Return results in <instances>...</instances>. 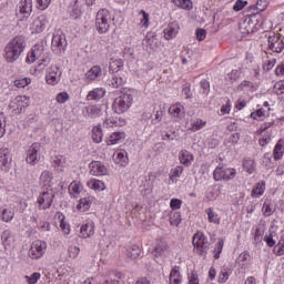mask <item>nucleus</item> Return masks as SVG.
Segmentation results:
<instances>
[{
  "instance_id": "13d9d810",
  "label": "nucleus",
  "mask_w": 284,
  "mask_h": 284,
  "mask_svg": "<svg viewBox=\"0 0 284 284\" xmlns=\"http://www.w3.org/2000/svg\"><path fill=\"white\" fill-rule=\"evenodd\" d=\"M181 174H183V166L178 165L171 171V179H180Z\"/></svg>"
},
{
  "instance_id": "09e8293b",
  "label": "nucleus",
  "mask_w": 284,
  "mask_h": 284,
  "mask_svg": "<svg viewBox=\"0 0 284 284\" xmlns=\"http://www.w3.org/2000/svg\"><path fill=\"white\" fill-rule=\"evenodd\" d=\"M32 83V80L30 78H22L14 80L13 85L16 88H27V85H30Z\"/></svg>"
},
{
  "instance_id": "a19ab883",
  "label": "nucleus",
  "mask_w": 284,
  "mask_h": 284,
  "mask_svg": "<svg viewBox=\"0 0 284 284\" xmlns=\"http://www.w3.org/2000/svg\"><path fill=\"white\" fill-rule=\"evenodd\" d=\"M283 154H284V148H283V144H281V140H280L273 151L274 160L278 161L280 159L283 158Z\"/></svg>"
},
{
  "instance_id": "c03bdc74",
  "label": "nucleus",
  "mask_w": 284,
  "mask_h": 284,
  "mask_svg": "<svg viewBox=\"0 0 284 284\" xmlns=\"http://www.w3.org/2000/svg\"><path fill=\"white\" fill-rule=\"evenodd\" d=\"M232 272L227 267H222L219 274V283H226Z\"/></svg>"
},
{
  "instance_id": "8fccbe9b",
  "label": "nucleus",
  "mask_w": 284,
  "mask_h": 284,
  "mask_svg": "<svg viewBox=\"0 0 284 284\" xmlns=\"http://www.w3.org/2000/svg\"><path fill=\"white\" fill-rule=\"evenodd\" d=\"M109 85H111V88H121V85H123V78L113 75L109 82Z\"/></svg>"
},
{
  "instance_id": "680f3d73",
  "label": "nucleus",
  "mask_w": 284,
  "mask_h": 284,
  "mask_svg": "<svg viewBox=\"0 0 284 284\" xmlns=\"http://www.w3.org/2000/svg\"><path fill=\"white\" fill-rule=\"evenodd\" d=\"M245 6H247V1H243V0H236L233 10L235 12H241V10H243L245 8Z\"/></svg>"
},
{
  "instance_id": "bb28decb",
  "label": "nucleus",
  "mask_w": 284,
  "mask_h": 284,
  "mask_svg": "<svg viewBox=\"0 0 284 284\" xmlns=\"http://www.w3.org/2000/svg\"><path fill=\"white\" fill-rule=\"evenodd\" d=\"M88 187H90V190H94L95 192H103V190H105V183H103V181L97 180V179H91L88 183H87Z\"/></svg>"
},
{
  "instance_id": "bf43d9fd",
  "label": "nucleus",
  "mask_w": 284,
  "mask_h": 284,
  "mask_svg": "<svg viewBox=\"0 0 284 284\" xmlns=\"http://www.w3.org/2000/svg\"><path fill=\"white\" fill-rule=\"evenodd\" d=\"M68 252L70 258H77V256H79V252H81V248L78 246H69Z\"/></svg>"
},
{
  "instance_id": "6e6d98bb",
  "label": "nucleus",
  "mask_w": 284,
  "mask_h": 284,
  "mask_svg": "<svg viewBox=\"0 0 284 284\" xmlns=\"http://www.w3.org/2000/svg\"><path fill=\"white\" fill-rule=\"evenodd\" d=\"M55 101L58 103H65V102L70 101V94H68V92H60L57 95Z\"/></svg>"
},
{
  "instance_id": "dca6fc26",
  "label": "nucleus",
  "mask_w": 284,
  "mask_h": 284,
  "mask_svg": "<svg viewBox=\"0 0 284 284\" xmlns=\"http://www.w3.org/2000/svg\"><path fill=\"white\" fill-rule=\"evenodd\" d=\"M169 114L176 121H181L185 116V106L181 103H175L169 108Z\"/></svg>"
},
{
  "instance_id": "0eeeda50",
  "label": "nucleus",
  "mask_w": 284,
  "mask_h": 284,
  "mask_svg": "<svg viewBox=\"0 0 284 284\" xmlns=\"http://www.w3.org/2000/svg\"><path fill=\"white\" fill-rule=\"evenodd\" d=\"M193 246L195 252L200 256H207V250H210V242L203 233L197 232L193 235Z\"/></svg>"
},
{
  "instance_id": "473e14b6",
  "label": "nucleus",
  "mask_w": 284,
  "mask_h": 284,
  "mask_svg": "<svg viewBox=\"0 0 284 284\" xmlns=\"http://www.w3.org/2000/svg\"><path fill=\"white\" fill-rule=\"evenodd\" d=\"M170 284H181L182 277H181V271H179V267H174L169 277Z\"/></svg>"
},
{
  "instance_id": "5fc2aeb1",
  "label": "nucleus",
  "mask_w": 284,
  "mask_h": 284,
  "mask_svg": "<svg viewBox=\"0 0 284 284\" xmlns=\"http://www.w3.org/2000/svg\"><path fill=\"white\" fill-rule=\"evenodd\" d=\"M6 134V115L0 112V139H3Z\"/></svg>"
},
{
  "instance_id": "aec40b11",
  "label": "nucleus",
  "mask_w": 284,
  "mask_h": 284,
  "mask_svg": "<svg viewBox=\"0 0 284 284\" xmlns=\"http://www.w3.org/2000/svg\"><path fill=\"white\" fill-rule=\"evenodd\" d=\"M168 252V242L159 241L154 247L155 258H165V253Z\"/></svg>"
},
{
  "instance_id": "e433bc0d",
  "label": "nucleus",
  "mask_w": 284,
  "mask_h": 284,
  "mask_svg": "<svg viewBox=\"0 0 284 284\" xmlns=\"http://www.w3.org/2000/svg\"><path fill=\"white\" fill-rule=\"evenodd\" d=\"M123 68V60L121 59H111L109 63L110 72H119Z\"/></svg>"
},
{
  "instance_id": "f3484780",
  "label": "nucleus",
  "mask_w": 284,
  "mask_h": 284,
  "mask_svg": "<svg viewBox=\"0 0 284 284\" xmlns=\"http://www.w3.org/2000/svg\"><path fill=\"white\" fill-rule=\"evenodd\" d=\"M179 161L181 165H184V168H190V165L194 163V154L187 150H182L179 153Z\"/></svg>"
},
{
  "instance_id": "f8f14e48",
  "label": "nucleus",
  "mask_w": 284,
  "mask_h": 284,
  "mask_svg": "<svg viewBox=\"0 0 284 284\" xmlns=\"http://www.w3.org/2000/svg\"><path fill=\"white\" fill-rule=\"evenodd\" d=\"M52 201H54V192H52V189H44L42 190L38 203L41 207V210H48L52 205Z\"/></svg>"
},
{
  "instance_id": "69168bd1",
  "label": "nucleus",
  "mask_w": 284,
  "mask_h": 284,
  "mask_svg": "<svg viewBox=\"0 0 284 284\" xmlns=\"http://www.w3.org/2000/svg\"><path fill=\"white\" fill-rule=\"evenodd\" d=\"M205 37H207V31H205V29H196L197 41H205Z\"/></svg>"
},
{
  "instance_id": "b1692460",
  "label": "nucleus",
  "mask_w": 284,
  "mask_h": 284,
  "mask_svg": "<svg viewBox=\"0 0 284 284\" xmlns=\"http://www.w3.org/2000/svg\"><path fill=\"white\" fill-rule=\"evenodd\" d=\"M126 256L131 261H136L141 256V247L136 244H132L126 248Z\"/></svg>"
},
{
  "instance_id": "49530a36",
  "label": "nucleus",
  "mask_w": 284,
  "mask_h": 284,
  "mask_svg": "<svg viewBox=\"0 0 284 284\" xmlns=\"http://www.w3.org/2000/svg\"><path fill=\"white\" fill-rule=\"evenodd\" d=\"M170 224L179 227V225H181V213L172 212L170 214Z\"/></svg>"
},
{
  "instance_id": "864d4df0",
  "label": "nucleus",
  "mask_w": 284,
  "mask_h": 284,
  "mask_svg": "<svg viewBox=\"0 0 284 284\" xmlns=\"http://www.w3.org/2000/svg\"><path fill=\"white\" fill-rule=\"evenodd\" d=\"M140 14H142V19H141V26L142 28H149L150 26V14L148 12H145V10H141Z\"/></svg>"
},
{
  "instance_id": "052dcab7",
  "label": "nucleus",
  "mask_w": 284,
  "mask_h": 284,
  "mask_svg": "<svg viewBox=\"0 0 284 284\" xmlns=\"http://www.w3.org/2000/svg\"><path fill=\"white\" fill-rule=\"evenodd\" d=\"M37 61V51L34 49H31V51L27 54L26 63H34Z\"/></svg>"
},
{
  "instance_id": "5701e85b",
  "label": "nucleus",
  "mask_w": 284,
  "mask_h": 284,
  "mask_svg": "<svg viewBox=\"0 0 284 284\" xmlns=\"http://www.w3.org/2000/svg\"><path fill=\"white\" fill-rule=\"evenodd\" d=\"M105 97V89L97 88L90 91L87 95L88 101H99Z\"/></svg>"
},
{
  "instance_id": "9b49d317",
  "label": "nucleus",
  "mask_w": 284,
  "mask_h": 284,
  "mask_svg": "<svg viewBox=\"0 0 284 284\" xmlns=\"http://www.w3.org/2000/svg\"><path fill=\"white\" fill-rule=\"evenodd\" d=\"M30 105V100L26 95H18L16 97L11 103L9 104V108L16 113L21 114Z\"/></svg>"
},
{
  "instance_id": "0e129e2a",
  "label": "nucleus",
  "mask_w": 284,
  "mask_h": 284,
  "mask_svg": "<svg viewBox=\"0 0 284 284\" xmlns=\"http://www.w3.org/2000/svg\"><path fill=\"white\" fill-rule=\"evenodd\" d=\"M263 212H264V216H272V214H274V207H272V205L265 202L263 205Z\"/></svg>"
},
{
  "instance_id": "72a5a7b5",
  "label": "nucleus",
  "mask_w": 284,
  "mask_h": 284,
  "mask_svg": "<svg viewBox=\"0 0 284 284\" xmlns=\"http://www.w3.org/2000/svg\"><path fill=\"white\" fill-rule=\"evenodd\" d=\"M92 141L94 143H102L103 142V131L101 130V126H93L92 129Z\"/></svg>"
},
{
  "instance_id": "4c0bfd02",
  "label": "nucleus",
  "mask_w": 284,
  "mask_h": 284,
  "mask_svg": "<svg viewBox=\"0 0 284 284\" xmlns=\"http://www.w3.org/2000/svg\"><path fill=\"white\" fill-rule=\"evenodd\" d=\"M50 181H52V178L50 176V172L44 171L40 175V183H42L44 190H50Z\"/></svg>"
},
{
  "instance_id": "ddd939ff",
  "label": "nucleus",
  "mask_w": 284,
  "mask_h": 284,
  "mask_svg": "<svg viewBox=\"0 0 284 284\" xmlns=\"http://www.w3.org/2000/svg\"><path fill=\"white\" fill-rule=\"evenodd\" d=\"M12 168V154L8 149H0V170L1 172H10Z\"/></svg>"
},
{
  "instance_id": "9d476101",
  "label": "nucleus",
  "mask_w": 284,
  "mask_h": 284,
  "mask_svg": "<svg viewBox=\"0 0 284 284\" xmlns=\"http://www.w3.org/2000/svg\"><path fill=\"white\" fill-rule=\"evenodd\" d=\"M268 48L272 52L281 54L284 50V37L281 33H271L268 36Z\"/></svg>"
},
{
  "instance_id": "423d86ee",
  "label": "nucleus",
  "mask_w": 284,
  "mask_h": 284,
  "mask_svg": "<svg viewBox=\"0 0 284 284\" xmlns=\"http://www.w3.org/2000/svg\"><path fill=\"white\" fill-rule=\"evenodd\" d=\"M132 95L128 93L118 97L112 105L113 112H115V114H123L124 112H128V110L132 108Z\"/></svg>"
},
{
  "instance_id": "338daca9",
  "label": "nucleus",
  "mask_w": 284,
  "mask_h": 284,
  "mask_svg": "<svg viewBox=\"0 0 284 284\" xmlns=\"http://www.w3.org/2000/svg\"><path fill=\"white\" fill-rule=\"evenodd\" d=\"M239 77H241V71L239 70H233L227 74V79H230V81H236Z\"/></svg>"
},
{
  "instance_id": "412c9836",
  "label": "nucleus",
  "mask_w": 284,
  "mask_h": 284,
  "mask_svg": "<svg viewBox=\"0 0 284 284\" xmlns=\"http://www.w3.org/2000/svg\"><path fill=\"white\" fill-rule=\"evenodd\" d=\"M179 34V23L172 22L168 24V27L164 29V38L170 41V39H174Z\"/></svg>"
},
{
  "instance_id": "c756f323",
  "label": "nucleus",
  "mask_w": 284,
  "mask_h": 284,
  "mask_svg": "<svg viewBox=\"0 0 284 284\" xmlns=\"http://www.w3.org/2000/svg\"><path fill=\"white\" fill-rule=\"evenodd\" d=\"M92 201H93V197H84V199H81L77 209L80 211V212H88V210H90L91 205H92Z\"/></svg>"
},
{
  "instance_id": "6ab92c4d",
  "label": "nucleus",
  "mask_w": 284,
  "mask_h": 284,
  "mask_svg": "<svg viewBox=\"0 0 284 284\" xmlns=\"http://www.w3.org/2000/svg\"><path fill=\"white\" fill-rule=\"evenodd\" d=\"M18 10V14H22L23 18L30 17L32 12V0H20Z\"/></svg>"
},
{
  "instance_id": "4be33fe9",
  "label": "nucleus",
  "mask_w": 284,
  "mask_h": 284,
  "mask_svg": "<svg viewBox=\"0 0 284 284\" xmlns=\"http://www.w3.org/2000/svg\"><path fill=\"white\" fill-rule=\"evenodd\" d=\"M123 141H125V132L118 131L110 135L106 143L108 145H119V143H123Z\"/></svg>"
},
{
  "instance_id": "e2e57ef3",
  "label": "nucleus",
  "mask_w": 284,
  "mask_h": 284,
  "mask_svg": "<svg viewBox=\"0 0 284 284\" xmlns=\"http://www.w3.org/2000/svg\"><path fill=\"white\" fill-rule=\"evenodd\" d=\"M181 205H183V201L179 199H172L170 202V207L172 210H181Z\"/></svg>"
},
{
  "instance_id": "4468645a",
  "label": "nucleus",
  "mask_w": 284,
  "mask_h": 284,
  "mask_svg": "<svg viewBox=\"0 0 284 284\" xmlns=\"http://www.w3.org/2000/svg\"><path fill=\"white\" fill-rule=\"evenodd\" d=\"M205 125H207V122L196 116L187 120L185 124L186 130H189V132H199V130H203Z\"/></svg>"
},
{
  "instance_id": "37998d69",
  "label": "nucleus",
  "mask_w": 284,
  "mask_h": 284,
  "mask_svg": "<svg viewBox=\"0 0 284 284\" xmlns=\"http://www.w3.org/2000/svg\"><path fill=\"white\" fill-rule=\"evenodd\" d=\"M48 250V243L43 242V241H38L37 244V258H41V256H43V254H45Z\"/></svg>"
},
{
  "instance_id": "79ce46f5",
  "label": "nucleus",
  "mask_w": 284,
  "mask_h": 284,
  "mask_svg": "<svg viewBox=\"0 0 284 284\" xmlns=\"http://www.w3.org/2000/svg\"><path fill=\"white\" fill-rule=\"evenodd\" d=\"M206 214L209 216L210 223H214L215 225H219L221 223V217L219 216V214L214 213L212 209H207Z\"/></svg>"
},
{
  "instance_id": "f257e3e1",
  "label": "nucleus",
  "mask_w": 284,
  "mask_h": 284,
  "mask_svg": "<svg viewBox=\"0 0 284 284\" xmlns=\"http://www.w3.org/2000/svg\"><path fill=\"white\" fill-rule=\"evenodd\" d=\"M23 50H26V38L23 36L14 37L4 48L6 61H8V63H14V61L21 57Z\"/></svg>"
},
{
  "instance_id": "39448f33",
  "label": "nucleus",
  "mask_w": 284,
  "mask_h": 284,
  "mask_svg": "<svg viewBox=\"0 0 284 284\" xmlns=\"http://www.w3.org/2000/svg\"><path fill=\"white\" fill-rule=\"evenodd\" d=\"M48 39L51 40V50L54 54H61L68 47L65 33L61 30L54 31L52 36L48 34Z\"/></svg>"
},
{
  "instance_id": "c85d7f7f",
  "label": "nucleus",
  "mask_w": 284,
  "mask_h": 284,
  "mask_svg": "<svg viewBox=\"0 0 284 284\" xmlns=\"http://www.w3.org/2000/svg\"><path fill=\"white\" fill-rule=\"evenodd\" d=\"M37 161V144L33 143L27 152V163L34 165Z\"/></svg>"
},
{
  "instance_id": "603ef678",
  "label": "nucleus",
  "mask_w": 284,
  "mask_h": 284,
  "mask_svg": "<svg viewBox=\"0 0 284 284\" xmlns=\"http://www.w3.org/2000/svg\"><path fill=\"white\" fill-rule=\"evenodd\" d=\"M267 113L263 109H258L256 112L251 113V118L255 119L256 121H263Z\"/></svg>"
},
{
  "instance_id": "f03ea898",
  "label": "nucleus",
  "mask_w": 284,
  "mask_h": 284,
  "mask_svg": "<svg viewBox=\"0 0 284 284\" xmlns=\"http://www.w3.org/2000/svg\"><path fill=\"white\" fill-rule=\"evenodd\" d=\"M45 70V81L48 85H57L61 80V72L59 67L50 65V58H41L38 62V72H43Z\"/></svg>"
},
{
  "instance_id": "7ed1b4c3",
  "label": "nucleus",
  "mask_w": 284,
  "mask_h": 284,
  "mask_svg": "<svg viewBox=\"0 0 284 284\" xmlns=\"http://www.w3.org/2000/svg\"><path fill=\"white\" fill-rule=\"evenodd\" d=\"M263 24V14L261 12L252 13L240 22L239 30L241 34H252Z\"/></svg>"
},
{
  "instance_id": "3c124183",
  "label": "nucleus",
  "mask_w": 284,
  "mask_h": 284,
  "mask_svg": "<svg viewBox=\"0 0 284 284\" xmlns=\"http://www.w3.org/2000/svg\"><path fill=\"white\" fill-rule=\"evenodd\" d=\"M223 245H225V242L223 240H219L214 248V258L216 260L221 258V252H223Z\"/></svg>"
},
{
  "instance_id": "2eb2a0df",
  "label": "nucleus",
  "mask_w": 284,
  "mask_h": 284,
  "mask_svg": "<svg viewBox=\"0 0 284 284\" xmlns=\"http://www.w3.org/2000/svg\"><path fill=\"white\" fill-rule=\"evenodd\" d=\"M90 174L93 176H105L108 174V168L100 161H93L89 164Z\"/></svg>"
},
{
  "instance_id": "2f4dec72",
  "label": "nucleus",
  "mask_w": 284,
  "mask_h": 284,
  "mask_svg": "<svg viewBox=\"0 0 284 284\" xmlns=\"http://www.w3.org/2000/svg\"><path fill=\"white\" fill-rule=\"evenodd\" d=\"M53 168L63 169L68 165V160L63 155H55L51 159Z\"/></svg>"
},
{
  "instance_id": "a18cd8bd",
  "label": "nucleus",
  "mask_w": 284,
  "mask_h": 284,
  "mask_svg": "<svg viewBox=\"0 0 284 284\" xmlns=\"http://www.w3.org/2000/svg\"><path fill=\"white\" fill-rule=\"evenodd\" d=\"M243 168L245 172H247V174H254V170H256V166L254 165V160H244Z\"/></svg>"
},
{
  "instance_id": "393cba45",
  "label": "nucleus",
  "mask_w": 284,
  "mask_h": 284,
  "mask_svg": "<svg viewBox=\"0 0 284 284\" xmlns=\"http://www.w3.org/2000/svg\"><path fill=\"white\" fill-rule=\"evenodd\" d=\"M81 192H83V185H81V182L74 181L69 185V194L73 196V199H79V194H81Z\"/></svg>"
},
{
  "instance_id": "58836bf2",
  "label": "nucleus",
  "mask_w": 284,
  "mask_h": 284,
  "mask_svg": "<svg viewBox=\"0 0 284 284\" xmlns=\"http://www.w3.org/2000/svg\"><path fill=\"white\" fill-rule=\"evenodd\" d=\"M237 90H241V92H254V84L247 80L242 81L239 87Z\"/></svg>"
},
{
  "instance_id": "c9c22d12",
  "label": "nucleus",
  "mask_w": 284,
  "mask_h": 284,
  "mask_svg": "<svg viewBox=\"0 0 284 284\" xmlns=\"http://www.w3.org/2000/svg\"><path fill=\"white\" fill-rule=\"evenodd\" d=\"M176 8H181L182 10H192L193 4L192 0H171Z\"/></svg>"
},
{
  "instance_id": "f704fd0d",
  "label": "nucleus",
  "mask_w": 284,
  "mask_h": 284,
  "mask_svg": "<svg viewBox=\"0 0 284 284\" xmlns=\"http://www.w3.org/2000/svg\"><path fill=\"white\" fill-rule=\"evenodd\" d=\"M265 194V182H258L252 190V196L258 199Z\"/></svg>"
},
{
  "instance_id": "7c9ffc66",
  "label": "nucleus",
  "mask_w": 284,
  "mask_h": 284,
  "mask_svg": "<svg viewBox=\"0 0 284 284\" xmlns=\"http://www.w3.org/2000/svg\"><path fill=\"white\" fill-rule=\"evenodd\" d=\"M113 160L118 165H125L128 163V153L125 151H118L113 154Z\"/></svg>"
},
{
  "instance_id": "ea45409f",
  "label": "nucleus",
  "mask_w": 284,
  "mask_h": 284,
  "mask_svg": "<svg viewBox=\"0 0 284 284\" xmlns=\"http://www.w3.org/2000/svg\"><path fill=\"white\" fill-rule=\"evenodd\" d=\"M12 219H14V212L12 210L3 209L1 211V221H3L4 223H10Z\"/></svg>"
},
{
  "instance_id": "774afa93",
  "label": "nucleus",
  "mask_w": 284,
  "mask_h": 284,
  "mask_svg": "<svg viewBox=\"0 0 284 284\" xmlns=\"http://www.w3.org/2000/svg\"><path fill=\"white\" fill-rule=\"evenodd\" d=\"M274 252H275L276 256H283V254H284V244L278 243L277 245H275Z\"/></svg>"
},
{
  "instance_id": "a878e982",
  "label": "nucleus",
  "mask_w": 284,
  "mask_h": 284,
  "mask_svg": "<svg viewBox=\"0 0 284 284\" xmlns=\"http://www.w3.org/2000/svg\"><path fill=\"white\" fill-rule=\"evenodd\" d=\"M101 77V67L93 65L85 74L84 78L87 81H95V79H99Z\"/></svg>"
},
{
  "instance_id": "cd10ccee",
  "label": "nucleus",
  "mask_w": 284,
  "mask_h": 284,
  "mask_svg": "<svg viewBox=\"0 0 284 284\" xmlns=\"http://www.w3.org/2000/svg\"><path fill=\"white\" fill-rule=\"evenodd\" d=\"M87 114L91 116V119H97V116H101L103 112V108L101 105H89L85 108Z\"/></svg>"
},
{
  "instance_id": "de8ad7c7",
  "label": "nucleus",
  "mask_w": 284,
  "mask_h": 284,
  "mask_svg": "<svg viewBox=\"0 0 284 284\" xmlns=\"http://www.w3.org/2000/svg\"><path fill=\"white\" fill-rule=\"evenodd\" d=\"M1 241L4 245V247H8V245H10V243H12V232H10V230L4 231L1 234Z\"/></svg>"
},
{
  "instance_id": "a211bd4d",
  "label": "nucleus",
  "mask_w": 284,
  "mask_h": 284,
  "mask_svg": "<svg viewBox=\"0 0 284 284\" xmlns=\"http://www.w3.org/2000/svg\"><path fill=\"white\" fill-rule=\"evenodd\" d=\"M94 222L89 221L81 225L80 236L81 239H90V236H94Z\"/></svg>"
},
{
  "instance_id": "20e7f679",
  "label": "nucleus",
  "mask_w": 284,
  "mask_h": 284,
  "mask_svg": "<svg viewBox=\"0 0 284 284\" xmlns=\"http://www.w3.org/2000/svg\"><path fill=\"white\" fill-rule=\"evenodd\" d=\"M112 13L108 9H100L95 17V28L99 34H106L110 32V26H112Z\"/></svg>"
},
{
  "instance_id": "6e6552de",
  "label": "nucleus",
  "mask_w": 284,
  "mask_h": 284,
  "mask_svg": "<svg viewBox=\"0 0 284 284\" xmlns=\"http://www.w3.org/2000/svg\"><path fill=\"white\" fill-rule=\"evenodd\" d=\"M103 280L99 284H121V281L125 278V274L116 270H108L103 274Z\"/></svg>"
},
{
  "instance_id": "1a4fd4ad",
  "label": "nucleus",
  "mask_w": 284,
  "mask_h": 284,
  "mask_svg": "<svg viewBox=\"0 0 284 284\" xmlns=\"http://www.w3.org/2000/svg\"><path fill=\"white\" fill-rule=\"evenodd\" d=\"M236 176L235 169H225L223 166H217L213 172L214 181H232Z\"/></svg>"
},
{
  "instance_id": "4d7b16f0",
  "label": "nucleus",
  "mask_w": 284,
  "mask_h": 284,
  "mask_svg": "<svg viewBox=\"0 0 284 284\" xmlns=\"http://www.w3.org/2000/svg\"><path fill=\"white\" fill-rule=\"evenodd\" d=\"M267 6H270V0H258L256 2V10L264 12V10H267Z\"/></svg>"
}]
</instances>
